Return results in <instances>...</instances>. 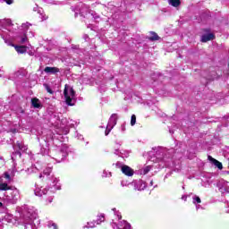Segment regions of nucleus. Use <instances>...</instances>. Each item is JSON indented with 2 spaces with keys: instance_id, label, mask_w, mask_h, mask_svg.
Listing matches in <instances>:
<instances>
[{
  "instance_id": "f257e3e1",
  "label": "nucleus",
  "mask_w": 229,
  "mask_h": 229,
  "mask_svg": "<svg viewBox=\"0 0 229 229\" xmlns=\"http://www.w3.org/2000/svg\"><path fill=\"white\" fill-rule=\"evenodd\" d=\"M64 96L65 98V103L68 105V106H74V104H72V98L74 96H76V91H74V89H70V95H69V89H67V85H65L64 89ZM72 97V98H71Z\"/></svg>"
},
{
  "instance_id": "f03ea898",
  "label": "nucleus",
  "mask_w": 229,
  "mask_h": 229,
  "mask_svg": "<svg viewBox=\"0 0 229 229\" xmlns=\"http://www.w3.org/2000/svg\"><path fill=\"white\" fill-rule=\"evenodd\" d=\"M121 171L123 174H125V176H133V174H135V171L133 170V168L126 165H122Z\"/></svg>"
},
{
  "instance_id": "7ed1b4c3",
  "label": "nucleus",
  "mask_w": 229,
  "mask_h": 229,
  "mask_svg": "<svg viewBox=\"0 0 229 229\" xmlns=\"http://www.w3.org/2000/svg\"><path fill=\"white\" fill-rule=\"evenodd\" d=\"M216 38V35L214 33L204 34L201 36L200 42H209V40H214Z\"/></svg>"
},
{
  "instance_id": "20e7f679",
  "label": "nucleus",
  "mask_w": 229,
  "mask_h": 229,
  "mask_svg": "<svg viewBox=\"0 0 229 229\" xmlns=\"http://www.w3.org/2000/svg\"><path fill=\"white\" fill-rule=\"evenodd\" d=\"M208 158L210 162H212V164H214V165H216V167H217V169H223L222 162L217 161V159L212 157V156H208Z\"/></svg>"
},
{
  "instance_id": "39448f33",
  "label": "nucleus",
  "mask_w": 229,
  "mask_h": 229,
  "mask_svg": "<svg viewBox=\"0 0 229 229\" xmlns=\"http://www.w3.org/2000/svg\"><path fill=\"white\" fill-rule=\"evenodd\" d=\"M120 223H121L120 226H118L116 224H114L115 226L113 225V228L114 229H130L131 225L128 224V222L123 220Z\"/></svg>"
},
{
  "instance_id": "423d86ee",
  "label": "nucleus",
  "mask_w": 229,
  "mask_h": 229,
  "mask_svg": "<svg viewBox=\"0 0 229 229\" xmlns=\"http://www.w3.org/2000/svg\"><path fill=\"white\" fill-rule=\"evenodd\" d=\"M44 72H47V74H56V72H60V69H58L56 67L47 66L44 69Z\"/></svg>"
},
{
  "instance_id": "0eeeda50",
  "label": "nucleus",
  "mask_w": 229,
  "mask_h": 229,
  "mask_svg": "<svg viewBox=\"0 0 229 229\" xmlns=\"http://www.w3.org/2000/svg\"><path fill=\"white\" fill-rule=\"evenodd\" d=\"M149 37H148V40H150V42H156L157 40H159L160 38L158 37V34L155 31L149 32Z\"/></svg>"
},
{
  "instance_id": "6e6552de",
  "label": "nucleus",
  "mask_w": 229,
  "mask_h": 229,
  "mask_svg": "<svg viewBox=\"0 0 229 229\" xmlns=\"http://www.w3.org/2000/svg\"><path fill=\"white\" fill-rule=\"evenodd\" d=\"M14 49H15V51H17V53H20V55H24V53H26V51H28V47H26V46H15Z\"/></svg>"
},
{
  "instance_id": "1a4fd4ad",
  "label": "nucleus",
  "mask_w": 229,
  "mask_h": 229,
  "mask_svg": "<svg viewBox=\"0 0 229 229\" xmlns=\"http://www.w3.org/2000/svg\"><path fill=\"white\" fill-rule=\"evenodd\" d=\"M31 105L34 108H40V106H42L40 100L37 98L31 99Z\"/></svg>"
},
{
  "instance_id": "9d476101",
  "label": "nucleus",
  "mask_w": 229,
  "mask_h": 229,
  "mask_svg": "<svg viewBox=\"0 0 229 229\" xmlns=\"http://www.w3.org/2000/svg\"><path fill=\"white\" fill-rule=\"evenodd\" d=\"M16 146L20 151H28V146L24 145L21 141H17Z\"/></svg>"
},
{
  "instance_id": "9b49d317",
  "label": "nucleus",
  "mask_w": 229,
  "mask_h": 229,
  "mask_svg": "<svg viewBox=\"0 0 229 229\" xmlns=\"http://www.w3.org/2000/svg\"><path fill=\"white\" fill-rule=\"evenodd\" d=\"M105 221V215L103 214H100L97 216L96 220H95V223L97 225H101V223H104Z\"/></svg>"
},
{
  "instance_id": "f8f14e48",
  "label": "nucleus",
  "mask_w": 229,
  "mask_h": 229,
  "mask_svg": "<svg viewBox=\"0 0 229 229\" xmlns=\"http://www.w3.org/2000/svg\"><path fill=\"white\" fill-rule=\"evenodd\" d=\"M0 191H12V187L6 182L0 183Z\"/></svg>"
},
{
  "instance_id": "ddd939ff",
  "label": "nucleus",
  "mask_w": 229,
  "mask_h": 229,
  "mask_svg": "<svg viewBox=\"0 0 229 229\" xmlns=\"http://www.w3.org/2000/svg\"><path fill=\"white\" fill-rule=\"evenodd\" d=\"M170 4H172L174 8H178V6L182 4V2L180 0H170Z\"/></svg>"
},
{
  "instance_id": "4468645a",
  "label": "nucleus",
  "mask_w": 229,
  "mask_h": 229,
  "mask_svg": "<svg viewBox=\"0 0 229 229\" xmlns=\"http://www.w3.org/2000/svg\"><path fill=\"white\" fill-rule=\"evenodd\" d=\"M51 173H53V168H51V167H47L43 171V174H46V176H49V174H51Z\"/></svg>"
},
{
  "instance_id": "2eb2a0df",
  "label": "nucleus",
  "mask_w": 229,
  "mask_h": 229,
  "mask_svg": "<svg viewBox=\"0 0 229 229\" xmlns=\"http://www.w3.org/2000/svg\"><path fill=\"white\" fill-rule=\"evenodd\" d=\"M137 123V116L135 114H132L131 116V126H135Z\"/></svg>"
},
{
  "instance_id": "dca6fc26",
  "label": "nucleus",
  "mask_w": 229,
  "mask_h": 229,
  "mask_svg": "<svg viewBox=\"0 0 229 229\" xmlns=\"http://www.w3.org/2000/svg\"><path fill=\"white\" fill-rule=\"evenodd\" d=\"M47 92H48V94H55V91H53V89H51V87H49L48 84L45 83L43 84Z\"/></svg>"
},
{
  "instance_id": "f3484780",
  "label": "nucleus",
  "mask_w": 229,
  "mask_h": 229,
  "mask_svg": "<svg viewBox=\"0 0 229 229\" xmlns=\"http://www.w3.org/2000/svg\"><path fill=\"white\" fill-rule=\"evenodd\" d=\"M4 177L5 178V180H8L9 182L10 180H12V176H10V174L8 172L4 173Z\"/></svg>"
},
{
  "instance_id": "a211bd4d",
  "label": "nucleus",
  "mask_w": 229,
  "mask_h": 229,
  "mask_svg": "<svg viewBox=\"0 0 229 229\" xmlns=\"http://www.w3.org/2000/svg\"><path fill=\"white\" fill-rule=\"evenodd\" d=\"M193 203H201V199L199 197V196H195L194 198H193ZM196 201V202H195Z\"/></svg>"
},
{
  "instance_id": "6ab92c4d",
  "label": "nucleus",
  "mask_w": 229,
  "mask_h": 229,
  "mask_svg": "<svg viewBox=\"0 0 229 229\" xmlns=\"http://www.w3.org/2000/svg\"><path fill=\"white\" fill-rule=\"evenodd\" d=\"M28 42V36L25 35L24 37L21 38V44H24Z\"/></svg>"
},
{
  "instance_id": "aec40b11",
  "label": "nucleus",
  "mask_w": 229,
  "mask_h": 229,
  "mask_svg": "<svg viewBox=\"0 0 229 229\" xmlns=\"http://www.w3.org/2000/svg\"><path fill=\"white\" fill-rule=\"evenodd\" d=\"M114 122L117 121V114H112V116H111V121H114Z\"/></svg>"
},
{
  "instance_id": "412c9836",
  "label": "nucleus",
  "mask_w": 229,
  "mask_h": 229,
  "mask_svg": "<svg viewBox=\"0 0 229 229\" xmlns=\"http://www.w3.org/2000/svg\"><path fill=\"white\" fill-rule=\"evenodd\" d=\"M6 4H13V0H4Z\"/></svg>"
},
{
  "instance_id": "4be33fe9",
  "label": "nucleus",
  "mask_w": 229,
  "mask_h": 229,
  "mask_svg": "<svg viewBox=\"0 0 229 229\" xmlns=\"http://www.w3.org/2000/svg\"><path fill=\"white\" fill-rule=\"evenodd\" d=\"M53 229H58V225L55 223L52 224Z\"/></svg>"
},
{
  "instance_id": "5701e85b",
  "label": "nucleus",
  "mask_w": 229,
  "mask_h": 229,
  "mask_svg": "<svg viewBox=\"0 0 229 229\" xmlns=\"http://www.w3.org/2000/svg\"><path fill=\"white\" fill-rule=\"evenodd\" d=\"M203 31L204 33H210V29H204Z\"/></svg>"
},
{
  "instance_id": "b1692460",
  "label": "nucleus",
  "mask_w": 229,
  "mask_h": 229,
  "mask_svg": "<svg viewBox=\"0 0 229 229\" xmlns=\"http://www.w3.org/2000/svg\"><path fill=\"white\" fill-rule=\"evenodd\" d=\"M15 153H16V155H19V157L22 156V154L20 152V150H17Z\"/></svg>"
},
{
  "instance_id": "393cba45",
  "label": "nucleus",
  "mask_w": 229,
  "mask_h": 229,
  "mask_svg": "<svg viewBox=\"0 0 229 229\" xmlns=\"http://www.w3.org/2000/svg\"><path fill=\"white\" fill-rule=\"evenodd\" d=\"M147 173H149V169H145L144 174H147Z\"/></svg>"
},
{
  "instance_id": "a878e982",
  "label": "nucleus",
  "mask_w": 229,
  "mask_h": 229,
  "mask_svg": "<svg viewBox=\"0 0 229 229\" xmlns=\"http://www.w3.org/2000/svg\"><path fill=\"white\" fill-rule=\"evenodd\" d=\"M30 56H33V52L30 53Z\"/></svg>"
},
{
  "instance_id": "bb28decb",
  "label": "nucleus",
  "mask_w": 229,
  "mask_h": 229,
  "mask_svg": "<svg viewBox=\"0 0 229 229\" xmlns=\"http://www.w3.org/2000/svg\"><path fill=\"white\" fill-rule=\"evenodd\" d=\"M0 207H3V202H0Z\"/></svg>"
},
{
  "instance_id": "cd10ccee",
  "label": "nucleus",
  "mask_w": 229,
  "mask_h": 229,
  "mask_svg": "<svg viewBox=\"0 0 229 229\" xmlns=\"http://www.w3.org/2000/svg\"><path fill=\"white\" fill-rule=\"evenodd\" d=\"M118 219H123V216H119Z\"/></svg>"
}]
</instances>
